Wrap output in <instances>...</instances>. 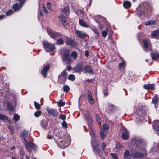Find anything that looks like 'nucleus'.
<instances>
[{"instance_id": "obj_57", "label": "nucleus", "mask_w": 159, "mask_h": 159, "mask_svg": "<svg viewBox=\"0 0 159 159\" xmlns=\"http://www.w3.org/2000/svg\"><path fill=\"white\" fill-rule=\"evenodd\" d=\"M111 155L113 159H118V157L116 154L115 153H111Z\"/></svg>"}, {"instance_id": "obj_1", "label": "nucleus", "mask_w": 159, "mask_h": 159, "mask_svg": "<svg viewBox=\"0 0 159 159\" xmlns=\"http://www.w3.org/2000/svg\"><path fill=\"white\" fill-rule=\"evenodd\" d=\"M56 142L58 146L61 148H64L68 146L70 143V139L66 135H65L62 138L58 139Z\"/></svg>"}, {"instance_id": "obj_30", "label": "nucleus", "mask_w": 159, "mask_h": 159, "mask_svg": "<svg viewBox=\"0 0 159 159\" xmlns=\"http://www.w3.org/2000/svg\"><path fill=\"white\" fill-rule=\"evenodd\" d=\"M0 120L3 121H9L8 117L2 114H0Z\"/></svg>"}, {"instance_id": "obj_14", "label": "nucleus", "mask_w": 159, "mask_h": 159, "mask_svg": "<svg viewBox=\"0 0 159 159\" xmlns=\"http://www.w3.org/2000/svg\"><path fill=\"white\" fill-rule=\"evenodd\" d=\"M66 43L67 44L73 47L77 45V43L74 40L70 39L68 37H66Z\"/></svg>"}, {"instance_id": "obj_53", "label": "nucleus", "mask_w": 159, "mask_h": 159, "mask_svg": "<svg viewBox=\"0 0 159 159\" xmlns=\"http://www.w3.org/2000/svg\"><path fill=\"white\" fill-rule=\"evenodd\" d=\"M109 128V127L107 125V124H104L102 126V129H108Z\"/></svg>"}, {"instance_id": "obj_4", "label": "nucleus", "mask_w": 159, "mask_h": 159, "mask_svg": "<svg viewBox=\"0 0 159 159\" xmlns=\"http://www.w3.org/2000/svg\"><path fill=\"white\" fill-rule=\"evenodd\" d=\"M42 44L44 49L47 52L52 51L55 49V45L53 44L50 43L47 41H43Z\"/></svg>"}, {"instance_id": "obj_40", "label": "nucleus", "mask_w": 159, "mask_h": 159, "mask_svg": "<svg viewBox=\"0 0 159 159\" xmlns=\"http://www.w3.org/2000/svg\"><path fill=\"white\" fill-rule=\"evenodd\" d=\"M57 103L58 105V106L60 107L63 106L65 104V102H63L61 100H59Z\"/></svg>"}, {"instance_id": "obj_31", "label": "nucleus", "mask_w": 159, "mask_h": 159, "mask_svg": "<svg viewBox=\"0 0 159 159\" xmlns=\"http://www.w3.org/2000/svg\"><path fill=\"white\" fill-rule=\"evenodd\" d=\"M79 24L82 27H88V25L87 23L84 22L83 19H80L79 20Z\"/></svg>"}, {"instance_id": "obj_27", "label": "nucleus", "mask_w": 159, "mask_h": 159, "mask_svg": "<svg viewBox=\"0 0 159 159\" xmlns=\"http://www.w3.org/2000/svg\"><path fill=\"white\" fill-rule=\"evenodd\" d=\"M93 151L95 154H99L100 151V149L99 148V145H96L93 146Z\"/></svg>"}, {"instance_id": "obj_59", "label": "nucleus", "mask_w": 159, "mask_h": 159, "mask_svg": "<svg viewBox=\"0 0 159 159\" xmlns=\"http://www.w3.org/2000/svg\"><path fill=\"white\" fill-rule=\"evenodd\" d=\"M153 127L154 129L155 130H156L157 131H159V128L158 127L157 125H155L153 126Z\"/></svg>"}, {"instance_id": "obj_32", "label": "nucleus", "mask_w": 159, "mask_h": 159, "mask_svg": "<svg viewBox=\"0 0 159 159\" xmlns=\"http://www.w3.org/2000/svg\"><path fill=\"white\" fill-rule=\"evenodd\" d=\"M123 5L125 8H128L130 7L131 4L129 2L125 1L124 2Z\"/></svg>"}, {"instance_id": "obj_19", "label": "nucleus", "mask_w": 159, "mask_h": 159, "mask_svg": "<svg viewBox=\"0 0 159 159\" xmlns=\"http://www.w3.org/2000/svg\"><path fill=\"white\" fill-rule=\"evenodd\" d=\"M87 94L88 97V100L90 103L92 105L94 103V100L92 98V94L90 91L87 92Z\"/></svg>"}, {"instance_id": "obj_60", "label": "nucleus", "mask_w": 159, "mask_h": 159, "mask_svg": "<svg viewBox=\"0 0 159 159\" xmlns=\"http://www.w3.org/2000/svg\"><path fill=\"white\" fill-rule=\"evenodd\" d=\"M147 10H146V11L147 12L150 11L152 9V8L149 7L148 6V7L147 8Z\"/></svg>"}, {"instance_id": "obj_9", "label": "nucleus", "mask_w": 159, "mask_h": 159, "mask_svg": "<svg viewBox=\"0 0 159 159\" xmlns=\"http://www.w3.org/2000/svg\"><path fill=\"white\" fill-rule=\"evenodd\" d=\"M144 154L139 152L135 150L132 152V156L133 158L137 159L143 157L144 156Z\"/></svg>"}, {"instance_id": "obj_20", "label": "nucleus", "mask_w": 159, "mask_h": 159, "mask_svg": "<svg viewBox=\"0 0 159 159\" xmlns=\"http://www.w3.org/2000/svg\"><path fill=\"white\" fill-rule=\"evenodd\" d=\"M151 35L152 37L159 39V30L152 31Z\"/></svg>"}, {"instance_id": "obj_37", "label": "nucleus", "mask_w": 159, "mask_h": 159, "mask_svg": "<svg viewBox=\"0 0 159 159\" xmlns=\"http://www.w3.org/2000/svg\"><path fill=\"white\" fill-rule=\"evenodd\" d=\"M95 116L97 122L98 124H100L101 120L100 117L98 114H96Z\"/></svg>"}, {"instance_id": "obj_49", "label": "nucleus", "mask_w": 159, "mask_h": 159, "mask_svg": "<svg viewBox=\"0 0 159 159\" xmlns=\"http://www.w3.org/2000/svg\"><path fill=\"white\" fill-rule=\"evenodd\" d=\"M13 13V10H10L9 11H8L6 13V15L7 16H9L11 14H12Z\"/></svg>"}, {"instance_id": "obj_54", "label": "nucleus", "mask_w": 159, "mask_h": 159, "mask_svg": "<svg viewBox=\"0 0 159 159\" xmlns=\"http://www.w3.org/2000/svg\"><path fill=\"white\" fill-rule=\"evenodd\" d=\"M47 7L48 8L50 11H52V9L51 8V3L49 2L47 4Z\"/></svg>"}, {"instance_id": "obj_18", "label": "nucleus", "mask_w": 159, "mask_h": 159, "mask_svg": "<svg viewBox=\"0 0 159 159\" xmlns=\"http://www.w3.org/2000/svg\"><path fill=\"white\" fill-rule=\"evenodd\" d=\"M108 129H102L100 131V135L102 140L104 139L105 136L107 133Z\"/></svg>"}, {"instance_id": "obj_23", "label": "nucleus", "mask_w": 159, "mask_h": 159, "mask_svg": "<svg viewBox=\"0 0 159 159\" xmlns=\"http://www.w3.org/2000/svg\"><path fill=\"white\" fill-rule=\"evenodd\" d=\"M75 33L77 36L82 38H84L85 35L84 32L79 30H77L75 32Z\"/></svg>"}, {"instance_id": "obj_50", "label": "nucleus", "mask_w": 159, "mask_h": 159, "mask_svg": "<svg viewBox=\"0 0 159 159\" xmlns=\"http://www.w3.org/2000/svg\"><path fill=\"white\" fill-rule=\"evenodd\" d=\"M9 129L11 131V133L12 134H14V128L13 126H10L9 127Z\"/></svg>"}, {"instance_id": "obj_33", "label": "nucleus", "mask_w": 159, "mask_h": 159, "mask_svg": "<svg viewBox=\"0 0 159 159\" xmlns=\"http://www.w3.org/2000/svg\"><path fill=\"white\" fill-rule=\"evenodd\" d=\"M70 56L74 59L76 60L77 57L78 53L76 51H73L71 54Z\"/></svg>"}, {"instance_id": "obj_7", "label": "nucleus", "mask_w": 159, "mask_h": 159, "mask_svg": "<svg viewBox=\"0 0 159 159\" xmlns=\"http://www.w3.org/2000/svg\"><path fill=\"white\" fill-rule=\"evenodd\" d=\"M143 42L144 44L143 48L146 52L148 51H151L152 49L151 45L150 43V41L148 39H143Z\"/></svg>"}, {"instance_id": "obj_15", "label": "nucleus", "mask_w": 159, "mask_h": 159, "mask_svg": "<svg viewBox=\"0 0 159 159\" xmlns=\"http://www.w3.org/2000/svg\"><path fill=\"white\" fill-rule=\"evenodd\" d=\"M122 135V138L124 140H127L129 138V133L125 128H123Z\"/></svg>"}, {"instance_id": "obj_39", "label": "nucleus", "mask_w": 159, "mask_h": 159, "mask_svg": "<svg viewBox=\"0 0 159 159\" xmlns=\"http://www.w3.org/2000/svg\"><path fill=\"white\" fill-rule=\"evenodd\" d=\"M41 114L42 112L40 111H38L34 113V115L36 117H38L41 115Z\"/></svg>"}, {"instance_id": "obj_11", "label": "nucleus", "mask_w": 159, "mask_h": 159, "mask_svg": "<svg viewBox=\"0 0 159 159\" xmlns=\"http://www.w3.org/2000/svg\"><path fill=\"white\" fill-rule=\"evenodd\" d=\"M50 68V65L47 64L45 65L43 69L41 70V73L44 77L46 78L47 76V72Z\"/></svg>"}, {"instance_id": "obj_38", "label": "nucleus", "mask_w": 159, "mask_h": 159, "mask_svg": "<svg viewBox=\"0 0 159 159\" xmlns=\"http://www.w3.org/2000/svg\"><path fill=\"white\" fill-rule=\"evenodd\" d=\"M20 118V116L18 114H15L13 116V120L15 121H18Z\"/></svg>"}, {"instance_id": "obj_2", "label": "nucleus", "mask_w": 159, "mask_h": 159, "mask_svg": "<svg viewBox=\"0 0 159 159\" xmlns=\"http://www.w3.org/2000/svg\"><path fill=\"white\" fill-rule=\"evenodd\" d=\"M62 60L63 62L66 64H70L73 61L70 57V51L69 50H66L63 52Z\"/></svg>"}, {"instance_id": "obj_48", "label": "nucleus", "mask_w": 159, "mask_h": 159, "mask_svg": "<svg viewBox=\"0 0 159 159\" xmlns=\"http://www.w3.org/2000/svg\"><path fill=\"white\" fill-rule=\"evenodd\" d=\"M138 10L139 11V13L138 14L139 15V16H142V15H143L144 14L145 12H144L143 11H139V10H138V8H137L136 9V11H137V13H138Z\"/></svg>"}, {"instance_id": "obj_6", "label": "nucleus", "mask_w": 159, "mask_h": 159, "mask_svg": "<svg viewBox=\"0 0 159 159\" xmlns=\"http://www.w3.org/2000/svg\"><path fill=\"white\" fill-rule=\"evenodd\" d=\"M48 34L52 38L56 39L57 38L61 36L60 33L53 31L52 29L48 28L47 29Z\"/></svg>"}, {"instance_id": "obj_47", "label": "nucleus", "mask_w": 159, "mask_h": 159, "mask_svg": "<svg viewBox=\"0 0 159 159\" xmlns=\"http://www.w3.org/2000/svg\"><path fill=\"white\" fill-rule=\"evenodd\" d=\"M7 108L9 110H10L11 111H12L13 110V107L11 104H8Z\"/></svg>"}, {"instance_id": "obj_52", "label": "nucleus", "mask_w": 159, "mask_h": 159, "mask_svg": "<svg viewBox=\"0 0 159 159\" xmlns=\"http://www.w3.org/2000/svg\"><path fill=\"white\" fill-rule=\"evenodd\" d=\"M78 11L80 12V14H81L82 16H84V11L82 9H79L78 10Z\"/></svg>"}, {"instance_id": "obj_62", "label": "nucleus", "mask_w": 159, "mask_h": 159, "mask_svg": "<svg viewBox=\"0 0 159 159\" xmlns=\"http://www.w3.org/2000/svg\"><path fill=\"white\" fill-rule=\"evenodd\" d=\"M43 10L45 13H48L46 8L45 7H43Z\"/></svg>"}, {"instance_id": "obj_35", "label": "nucleus", "mask_w": 159, "mask_h": 159, "mask_svg": "<svg viewBox=\"0 0 159 159\" xmlns=\"http://www.w3.org/2000/svg\"><path fill=\"white\" fill-rule=\"evenodd\" d=\"M63 41L61 39H59L57 40L56 43V44L57 45H62L63 44Z\"/></svg>"}, {"instance_id": "obj_21", "label": "nucleus", "mask_w": 159, "mask_h": 159, "mask_svg": "<svg viewBox=\"0 0 159 159\" xmlns=\"http://www.w3.org/2000/svg\"><path fill=\"white\" fill-rule=\"evenodd\" d=\"M22 136L23 137L25 142L28 141L27 138L29 136V132L27 131H24L22 132Z\"/></svg>"}, {"instance_id": "obj_51", "label": "nucleus", "mask_w": 159, "mask_h": 159, "mask_svg": "<svg viewBox=\"0 0 159 159\" xmlns=\"http://www.w3.org/2000/svg\"><path fill=\"white\" fill-rule=\"evenodd\" d=\"M62 127H63L65 128H67V124L65 121H63V122L62 123Z\"/></svg>"}, {"instance_id": "obj_44", "label": "nucleus", "mask_w": 159, "mask_h": 159, "mask_svg": "<svg viewBox=\"0 0 159 159\" xmlns=\"http://www.w3.org/2000/svg\"><path fill=\"white\" fill-rule=\"evenodd\" d=\"M91 29L98 36L99 35V33L98 30L97 29L93 28H92Z\"/></svg>"}, {"instance_id": "obj_63", "label": "nucleus", "mask_w": 159, "mask_h": 159, "mask_svg": "<svg viewBox=\"0 0 159 159\" xmlns=\"http://www.w3.org/2000/svg\"><path fill=\"white\" fill-rule=\"evenodd\" d=\"M72 69V68L71 66H67V70L69 71L70 70Z\"/></svg>"}, {"instance_id": "obj_61", "label": "nucleus", "mask_w": 159, "mask_h": 159, "mask_svg": "<svg viewBox=\"0 0 159 159\" xmlns=\"http://www.w3.org/2000/svg\"><path fill=\"white\" fill-rule=\"evenodd\" d=\"M89 52L86 50L85 51V55L87 57H88L89 56Z\"/></svg>"}, {"instance_id": "obj_8", "label": "nucleus", "mask_w": 159, "mask_h": 159, "mask_svg": "<svg viewBox=\"0 0 159 159\" xmlns=\"http://www.w3.org/2000/svg\"><path fill=\"white\" fill-rule=\"evenodd\" d=\"M25 142V146L26 149L29 152H30L32 149H35L37 148L36 145L32 142H28V141H27V142Z\"/></svg>"}, {"instance_id": "obj_13", "label": "nucleus", "mask_w": 159, "mask_h": 159, "mask_svg": "<svg viewBox=\"0 0 159 159\" xmlns=\"http://www.w3.org/2000/svg\"><path fill=\"white\" fill-rule=\"evenodd\" d=\"M47 111L48 114L53 116H56L58 115L59 113L56 109L47 107Z\"/></svg>"}, {"instance_id": "obj_24", "label": "nucleus", "mask_w": 159, "mask_h": 159, "mask_svg": "<svg viewBox=\"0 0 159 159\" xmlns=\"http://www.w3.org/2000/svg\"><path fill=\"white\" fill-rule=\"evenodd\" d=\"M143 88L146 89L153 90L154 89V85L153 84H145L143 86Z\"/></svg>"}, {"instance_id": "obj_25", "label": "nucleus", "mask_w": 159, "mask_h": 159, "mask_svg": "<svg viewBox=\"0 0 159 159\" xmlns=\"http://www.w3.org/2000/svg\"><path fill=\"white\" fill-rule=\"evenodd\" d=\"M150 55L152 59L153 60L159 58V54L157 52H151Z\"/></svg>"}, {"instance_id": "obj_29", "label": "nucleus", "mask_w": 159, "mask_h": 159, "mask_svg": "<svg viewBox=\"0 0 159 159\" xmlns=\"http://www.w3.org/2000/svg\"><path fill=\"white\" fill-rule=\"evenodd\" d=\"M85 72L93 73V70L92 68L89 65L86 66L84 68Z\"/></svg>"}, {"instance_id": "obj_58", "label": "nucleus", "mask_w": 159, "mask_h": 159, "mask_svg": "<svg viewBox=\"0 0 159 159\" xmlns=\"http://www.w3.org/2000/svg\"><path fill=\"white\" fill-rule=\"evenodd\" d=\"M106 145L104 142H102L101 145V148L103 151H104Z\"/></svg>"}, {"instance_id": "obj_10", "label": "nucleus", "mask_w": 159, "mask_h": 159, "mask_svg": "<svg viewBox=\"0 0 159 159\" xmlns=\"http://www.w3.org/2000/svg\"><path fill=\"white\" fill-rule=\"evenodd\" d=\"M84 69L83 66L82 64L79 63L74 68V71L77 73H80L81 71H83Z\"/></svg>"}, {"instance_id": "obj_22", "label": "nucleus", "mask_w": 159, "mask_h": 159, "mask_svg": "<svg viewBox=\"0 0 159 159\" xmlns=\"http://www.w3.org/2000/svg\"><path fill=\"white\" fill-rule=\"evenodd\" d=\"M131 157V155L130 154L128 150H126L124 153L123 157L126 159H130Z\"/></svg>"}, {"instance_id": "obj_41", "label": "nucleus", "mask_w": 159, "mask_h": 159, "mask_svg": "<svg viewBox=\"0 0 159 159\" xmlns=\"http://www.w3.org/2000/svg\"><path fill=\"white\" fill-rule=\"evenodd\" d=\"M125 63L124 61H123L121 63H119L118 65V66L119 67V69L120 70L121 67H125Z\"/></svg>"}, {"instance_id": "obj_17", "label": "nucleus", "mask_w": 159, "mask_h": 159, "mask_svg": "<svg viewBox=\"0 0 159 159\" xmlns=\"http://www.w3.org/2000/svg\"><path fill=\"white\" fill-rule=\"evenodd\" d=\"M59 18H60V20L61 21V23L63 26H65L67 24V22L66 20V18L65 16L62 14L60 15L59 16Z\"/></svg>"}, {"instance_id": "obj_46", "label": "nucleus", "mask_w": 159, "mask_h": 159, "mask_svg": "<svg viewBox=\"0 0 159 159\" xmlns=\"http://www.w3.org/2000/svg\"><path fill=\"white\" fill-rule=\"evenodd\" d=\"M107 29L106 28V30H103L102 32V36L105 38L107 34Z\"/></svg>"}, {"instance_id": "obj_64", "label": "nucleus", "mask_w": 159, "mask_h": 159, "mask_svg": "<svg viewBox=\"0 0 159 159\" xmlns=\"http://www.w3.org/2000/svg\"><path fill=\"white\" fill-rule=\"evenodd\" d=\"M5 16L4 15H0V19H2Z\"/></svg>"}, {"instance_id": "obj_42", "label": "nucleus", "mask_w": 159, "mask_h": 159, "mask_svg": "<svg viewBox=\"0 0 159 159\" xmlns=\"http://www.w3.org/2000/svg\"><path fill=\"white\" fill-rule=\"evenodd\" d=\"M35 108L37 110L41 108V106L36 101L34 102Z\"/></svg>"}, {"instance_id": "obj_28", "label": "nucleus", "mask_w": 159, "mask_h": 159, "mask_svg": "<svg viewBox=\"0 0 159 159\" xmlns=\"http://www.w3.org/2000/svg\"><path fill=\"white\" fill-rule=\"evenodd\" d=\"M158 98L157 95H155L152 99V102L153 103L156 107L158 105Z\"/></svg>"}, {"instance_id": "obj_36", "label": "nucleus", "mask_w": 159, "mask_h": 159, "mask_svg": "<svg viewBox=\"0 0 159 159\" xmlns=\"http://www.w3.org/2000/svg\"><path fill=\"white\" fill-rule=\"evenodd\" d=\"M68 79L69 80L73 81L75 79V77L74 75L70 74L69 75Z\"/></svg>"}, {"instance_id": "obj_5", "label": "nucleus", "mask_w": 159, "mask_h": 159, "mask_svg": "<svg viewBox=\"0 0 159 159\" xmlns=\"http://www.w3.org/2000/svg\"><path fill=\"white\" fill-rule=\"evenodd\" d=\"M67 75V73L65 70L59 75L58 82L59 84H63L65 83L67 79L66 76Z\"/></svg>"}, {"instance_id": "obj_16", "label": "nucleus", "mask_w": 159, "mask_h": 159, "mask_svg": "<svg viewBox=\"0 0 159 159\" xmlns=\"http://www.w3.org/2000/svg\"><path fill=\"white\" fill-rule=\"evenodd\" d=\"M85 118L87 120L88 123L91 124L93 122V120L91 118V115L89 112L88 111H86L85 115Z\"/></svg>"}, {"instance_id": "obj_26", "label": "nucleus", "mask_w": 159, "mask_h": 159, "mask_svg": "<svg viewBox=\"0 0 159 159\" xmlns=\"http://www.w3.org/2000/svg\"><path fill=\"white\" fill-rule=\"evenodd\" d=\"M23 3H20L18 4V3H16L13 5V8L15 11H17L19 10L21 7Z\"/></svg>"}, {"instance_id": "obj_12", "label": "nucleus", "mask_w": 159, "mask_h": 159, "mask_svg": "<svg viewBox=\"0 0 159 159\" xmlns=\"http://www.w3.org/2000/svg\"><path fill=\"white\" fill-rule=\"evenodd\" d=\"M50 68V65L47 64L45 65L43 69L41 70V73L44 77L46 78L47 76V72Z\"/></svg>"}, {"instance_id": "obj_45", "label": "nucleus", "mask_w": 159, "mask_h": 159, "mask_svg": "<svg viewBox=\"0 0 159 159\" xmlns=\"http://www.w3.org/2000/svg\"><path fill=\"white\" fill-rule=\"evenodd\" d=\"M63 91L65 92H67L70 90V88L67 85H65L63 87Z\"/></svg>"}, {"instance_id": "obj_56", "label": "nucleus", "mask_w": 159, "mask_h": 159, "mask_svg": "<svg viewBox=\"0 0 159 159\" xmlns=\"http://www.w3.org/2000/svg\"><path fill=\"white\" fill-rule=\"evenodd\" d=\"M59 116V118L62 120H64L66 119V116L64 115L60 114Z\"/></svg>"}, {"instance_id": "obj_3", "label": "nucleus", "mask_w": 159, "mask_h": 159, "mask_svg": "<svg viewBox=\"0 0 159 159\" xmlns=\"http://www.w3.org/2000/svg\"><path fill=\"white\" fill-rule=\"evenodd\" d=\"M131 142L132 143L135 144L136 147H141L142 150L145 151L144 143L142 139L140 138H134L132 139Z\"/></svg>"}, {"instance_id": "obj_55", "label": "nucleus", "mask_w": 159, "mask_h": 159, "mask_svg": "<svg viewBox=\"0 0 159 159\" xmlns=\"http://www.w3.org/2000/svg\"><path fill=\"white\" fill-rule=\"evenodd\" d=\"M103 94L105 96H107L108 95V89L106 88L105 89L103 90Z\"/></svg>"}, {"instance_id": "obj_43", "label": "nucleus", "mask_w": 159, "mask_h": 159, "mask_svg": "<svg viewBox=\"0 0 159 159\" xmlns=\"http://www.w3.org/2000/svg\"><path fill=\"white\" fill-rule=\"evenodd\" d=\"M155 23V21L154 20H151L145 23V25H154Z\"/></svg>"}, {"instance_id": "obj_34", "label": "nucleus", "mask_w": 159, "mask_h": 159, "mask_svg": "<svg viewBox=\"0 0 159 159\" xmlns=\"http://www.w3.org/2000/svg\"><path fill=\"white\" fill-rule=\"evenodd\" d=\"M61 12L65 14L66 15H68L69 14V11L68 7H65L64 9L61 11Z\"/></svg>"}]
</instances>
